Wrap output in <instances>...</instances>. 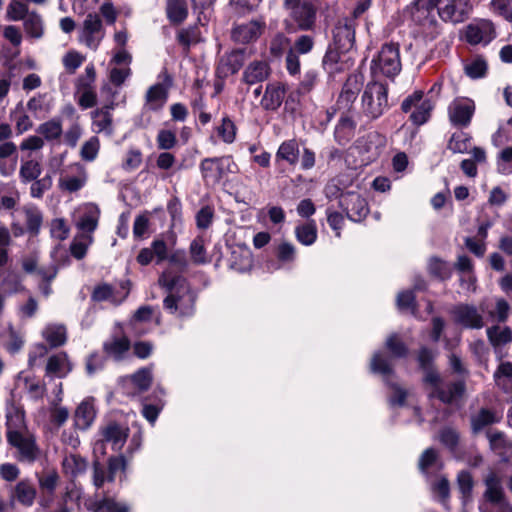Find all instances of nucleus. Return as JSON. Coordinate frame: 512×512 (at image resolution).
<instances>
[{
  "mask_svg": "<svg viewBox=\"0 0 512 512\" xmlns=\"http://www.w3.org/2000/svg\"><path fill=\"white\" fill-rule=\"evenodd\" d=\"M436 352L422 346L417 353L419 369L423 373L422 384L429 389L427 397L438 399L446 405H451L461 400L466 393L464 379L451 381L443 386V378L435 365Z\"/></svg>",
  "mask_w": 512,
  "mask_h": 512,
  "instance_id": "nucleus-1",
  "label": "nucleus"
},
{
  "mask_svg": "<svg viewBox=\"0 0 512 512\" xmlns=\"http://www.w3.org/2000/svg\"><path fill=\"white\" fill-rule=\"evenodd\" d=\"M288 18L283 21L287 33L313 31L317 25L319 5L317 0H284Z\"/></svg>",
  "mask_w": 512,
  "mask_h": 512,
  "instance_id": "nucleus-2",
  "label": "nucleus"
},
{
  "mask_svg": "<svg viewBox=\"0 0 512 512\" xmlns=\"http://www.w3.org/2000/svg\"><path fill=\"white\" fill-rule=\"evenodd\" d=\"M6 426V440L7 444L14 450V458L20 463H35L41 455L36 436L25 425H15L9 419Z\"/></svg>",
  "mask_w": 512,
  "mask_h": 512,
  "instance_id": "nucleus-3",
  "label": "nucleus"
},
{
  "mask_svg": "<svg viewBox=\"0 0 512 512\" xmlns=\"http://www.w3.org/2000/svg\"><path fill=\"white\" fill-rule=\"evenodd\" d=\"M388 92L386 83L373 80L366 84L361 103L363 114L367 118L376 120L389 110Z\"/></svg>",
  "mask_w": 512,
  "mask_h": 512,
  "instance_id": "nucleus-4",
  "label": "nucleus"
},
{
  "mask_svg": "<svg viewBox=\"0 0 512 512\" xmlns=\"http://www.w3.org/2000/svg\"><path fill=\"white\" fill-rule=\"evenodd\" d=\"M401 68L400 47L394 42L383 44L371 62V73L374 77L382 75L393 79L400 73Z\"/></svg>",
  "mask_w": 512,
  "mask_h": 512,
  "instance_id": "nucleus-5",
  "label": "nucleus"
},
{
  "mask_svg": "<svg viewBox=\"0 0 512 512\" xmlns=\"http://www.w3.org/2000/svg\"><path fill=\"white\" fill-rule=\"evenodd\" d=\"M300 160V166L303 170H309L315 166L316 156L313 150L304 147L300 153V145L296 139H288L283 141L278 147L275 154L277 163L285 162L295 167Z\"/></svg>",
  "mask_w": 512,
  "mask_h": 512,
  "instance_id": "nucleus-6",
  "label": "nucleus"
},
{
  "mask_svg": "<svg viewBox=\"0 0 512 512\" xmlns=\"http://www.w3.org/2000/svg\"><path fill=\"white\" fill-rule=\"evenodd\" d=\"M236 164L231 156L208 157L201 160L199 170L206 186H216L224 177L233 173Z\"/></svg>",
  "mask_w": 512,
  "mask_h": 512,
  "instance_id": "nucleus-7",
  "label": "nucleus"
},
{
  "mask_svg": "<svg viewBox=\"0 0 512 512\" xmlns=\"http://www.w3.org/2000/svg\"><path fill=\"white\" fill-rule=\"evenodd\" d=\"M95 81V67L93 64H89L85 68V74L79 76L75 82V97L82 109H89L97 104Z\"/></svg>",
  "mask_w": 512,
  "mask_h": 512,
  "instance_id": "nucleus-8",
  "label": "nucleus"
},
{
  "mask_svg": "<svg viewBox=\"0 0 512 512\" xmlns=\"http://www.w3.org/2000/svg\"><path fill=\"white\" fill-rule=\"evenodd\" d=\"M162 82L149 87L145 94V103L143 111L160 112L168 100V91L173 85V78L164 70L160 75Z\"/></svg>",
  "mask_w": 512,
  "mask_h": 512,
  "instance_id": "nucleus-9",
  "label": "nucleus"
},
{
  "mask_svg": "<svg viewBox=\"0 0 512 512\" xmlns=\"http://www.w3.org/2000/svg\"><path fill=\"white\" fill-rule=\"evenodd\" d=\"M163 307L170 314L189 317L194 313L195 295L188 288H178L175 293H169L164 298Z\"/></svg>",
  "mask_w": 512,
  "mask_h": 512,
  "instance_id": "nucleus-10",
  "label": "nucleus"
},
{
  "mask_svg": "<svg viewBox=\"0 0 512 512\" xmlns=\"http://www.w3.org/2000/svg\"><path fill=\"white\" fill-rule=\"evenodd\" d=\"M349 220L353 222L363 221L369 214V206L366 199L356 191H347L340 197V206Z\"/></svg>",
  "mask_w": 512,
  "mask_h": 512,
  "instance_id": "nucleus-11",
  "label": "nucleus"
},
{
  "mask_svg": "<svg viewBox=\"0 0 512 512\" xmlns=\"http://www.w3.org/2000/svg\"><path fill=\"white\" fill-rule=\"evenodd\" d=\"M451 315L456 324L465 329H481L484 327V317L478 308L472 304L460 303L451 309Z\"/></svg>",
  "mask_w": 512,
  "mask_h": 512,
  "instance_id": "nucleus-12",
  "label": "nucleus"
},
{
  "mask_svg": "<svg viewBox=\"0 0 512 512\" xmlns=\"http://www.w3.org/2000/svg\"><path fill=\"white\" fill-rule=\"evenodd\" d=\"M103 37L104 30L100 15L97 13H88L80 31V41L90 49L96 50Z\"/></svg>",
  "mask_w": 512,
  "mask_h": 512,
  "instance_id": "nucleus-13",
  "label": "nucleus"
},
{
  "mask_svg": "<svg viewBox=\"0 0 512 512\" xmlns=\"http://www.w3.org/2000/svg\"><path fill=\"white\" fill-rule=\"evenodd\" d=\"M357 22L347 16L340 17L332 28V41L342 49L351 50L355 44V29Z\"/></svg>",
  "mask_w": 512,
  "mask_h": 512,
  "instance_id": "nucleus-14",
  "label": "nucleus"
},
{
  "mask_svg": "<svg viewBox=\"0 0 512 512\" xmlns=\"http://www.w3.org/2000/svg\"><path fill=\"white\" fill-rule=\"evenodd\" d=\"M475 103L468 98L455 99L448 108L449 120L455 127L465 128L471 123Z\"/></svg>",
  "mask_w": 512,
  "mask_h": 512,
  "instance_id": "nucleus-15",
  "label": "nucleus"
},
{
  "mask_svg": "<svg viewBox=\"0 0 512 512\" xmlns=\"http://www.w3.org/2000/svg\"><path fill=\"white\" fill-rule=\"evenodd\" d=\"M441 4V0H415L413 3L411 18L417 25L432 28L437 24L435 10Z\"/></svg>",
  "mask_w": 512,
  "mask_h": 512,
  "instance_id": "nucleus-16",
  "label": "nucleus"
},
{
  "mask_svg": "<svg viewBox=\"0 0 512 512\" xmlns=\"http://www.w3.org/2000/svg\"><path fill=\"white\" fill-rule=\"evenodd\" d=\"M248 57L249 53L246 48H238L225 53L219 61L217 74L220 77L226 78L229 75L238 73Z\"/></svg>",
  "mask_w": 512,
  "mask_h": 512,
  "instance_id": "nucleus-17",
  "label": "nucleus"
},
{
  "mask_svg": "<svg viewBox=\"0 0 512 512\" xmlns=\"http://www.w3.org/2000/svg\"><path fill=\"white\" fill-rule=\"evenodd\" d=\"M130 281L125 280L120 282V288L124 291L122 295L108 283H101L94 287L91 298L95 302L109 301L115 305L121 304L130 293Z\"/></svg>",
  "mask_w": 512,
  "mask_h": 512,
  "instance_id": "nucleus-18",
  "label": "nucleus"
},
{
  "mask_svg": "<svg viewBox=\"0 0 512 512\" xmlns=\"http://www.w3.org/2000/svg\"><path fill=\"white\" fill-rule=\"evenodd\" d=\"M347 52L349 50L342 49L331 42L328 44L321 65L329 76H335L345 71L347 61L344 57Z\"/></svg>",
  "mask_w": 512,
  "mask_h": 512,
  "instance_id": "nucleus-19",
  "label": "nucleus"
},
{
  "mask_svg": "<svg viewBox=\"0 0 512 512\" xmlns=\"http://www.w3.org/2000/svg\"><path fill=\"white\" fill-rule=\"evenodd\" d=\"M266 24L263 20H251L247 23L236 25L231 31L233 41L248 44L256 41L263 33Z\"/></svg>",
  "mask_w": 512,
  "mask_h": 512,
  "instance_id": "nucleus-20",
  "label": "nucleus"
},
{
  "mask_svg": "<svg viewBox=\"0 0 512 512\" xmlns=\"http://www.w3.org/2000/svg\"><path fill=\"white\" fill-rule=\"evenodd\" d=\"M128 432L129 429L127 427L122 426L116 421H110L100 428V440L104 443H110L112 449L118 451L124 446Z\"/></svg>",
  "mask_w": 512,
  "mask_h": 512,
  "instance_id": "nucleus-21",
  "label": "nucleus"
},
{
  "mask_svg": "<svg viewBox=\"0 0 512 512\" xmlns=\"http://www.w3.org/2000/svg\"><path fill=\"white\" fill-rule=\"evenodd\" d=\"M270 75L271 67L266 60H254L245 67L241 81L252 86L266 81Z\"/></svg>",
  "mask_w": 512,
  "mask_h": 512,
  "instance_id": "nucleus-22",
  "label": "nucleus"
},
{
  "mask_svg": "<svg viewBox=\"0 0 512 512\" xmlns=\"http://www.w3.org/2000/svg\"><path fill=\"white\" fill-rule=\"evenodd\" d=\"M285 94L286 87L283 83H268L260 100V106L266 111H276L282 105Z\"/></svg>",
  "mask_w": 512,
  "mask_h": 512,
  "instance_id": "nucleus-23",
  "label": "nucleus"
},
{
  "mask_svg": "<svg viewBox=\"0 0 512 512\" xmlns=\"http://www.w3.org/2000/svg\"><path fill=\"white\" fill-rule=\"evenodd\" d=\"M96 415L95 399L93 397L85 398L74 412L75 426L80 430H87L93 424Z\"/></svg>",
  "mask_w": 512,
  "mask_h": 512,
  "instance_id": "nucleus-24",
  "label": "nucleus"
},
{
  "mask_svg": "<svg viewBox=\"0 0 512 512\" xmlns=\"http://www.w3.org/2000/svg\"><path fill=\"white\" fill-rule=\"evenodd\" d=\"M85 505L90 512H131V506L127 502L117 501L112 496H103L102 498L88 501Z\"/></svg>",
  "mask_w": 512,
  "mask_h": 512,
  "instance_id": "nucleus-25",
  "label": "nucleus"
},
{
  "mask_svg": "<svg viewBox=\"0 0 512 512\" xmlns=\"http://www.w3.org/2000/svg\"><path fill=\"white\" fill-rule=\"evenodd\" d=\"M18 158L17 146L12 141L0 143V174L10 176L16 169Z\"/></svg>",
  "mask_w": 512,
  "mask_h": 512,
  "instance_id": "nucleus-26",
  "label": "nucleus"
},
{
  "mask_svg": "<svg viewBox=\"0 0 512 512\" xmlns=\"http://www.w3.org/2000/svg\"><path fill=\"white\" fill-rule=\"evenodd\" d=\"M73 369V364L69 360L66 352L54 354L48 358L45 372L48 376L58 378L66 377Z\"/></svg>",
  "mask_w": 512,
  "mask_h": 512,
  "instance_id": "nucleus-27",
  "label": "nucleus"
},
{
  "mask_svg": "<svg viewBox=\"0 0 512 512\" xmlns=\"http://www.w3.org/2000/svg\"><path fill=\"white\" fill-rule=\"evenodd\" d=\"M36 495L35 485L28 478L20 480L11 490V498L25 507H31L34 504Z\"/></svg>",
  "mask_w": 512,
  "mask_h": 512,
  "instance_id": "nucleus-28",
  "label": "nucleus"
},
{
  "mask_svg": "<svg viewBox=\"0 0 512 512\" xmlns=\"http://www.w3.org/2000/svg\"><path fill=\"white\" fill-rule=\"evenodd\" d=\"M357 123L347 113H342L334 129V139L339 145L348 144L355 136Z\"/></svg>",
  "mask_w": 512,
  "mask_h": 512,
  "instance_id": "nucleus-29",
  "label": "nucleus"
},
{
  "mask_svg": "<svg viewBox=\"0 0 512 512\" xmlns=\"http://www.w3.org/2000/svg\"><path fill=\"white\" fill-rule=\"evenodd\" d=\"M486 490L484 498L491 504H500L504 500V490L501 478L494 472H489L484 478Z\"/></svg>",
  "mask_w": 512,
  "mask_h": 512,
  "instance_id": "nucleus-30",
  "label": "nucleus"
},
{
  "mask_svg": "<svg viewBox=\"0 0 512 512\" xmlns=\"http://www.w3.org/2000/svg\"><path fill=\"white\" fill-rule=\"evenodd\" d=\"M0 287L7 295L22 293L25 291L23 276L15 269L8 268L1 274Z\"/></svg>",
  "mask_w": 512,
  "mask_h": 512,
  "instance_id": "nucleus-31",
  "label": "nucleus"
},
{
  "mask_svg": "<svg viewBox=\"0 0 512 512\" xmlns=\"http://www.w3.org/2000/svg\"><path fill=\"white\" fill-rule=\"evenodd\" d=\"M131 348L127 336L112 337L103 343V351L115 361H122Z\"/></svg>",
  "mask_w": 512,
  "mask_h": 512,
  "instance_id": "nucleus-32",
  "label": "nucleus"
},
{
  "mask_svg": "<svg viewBox=\"0 0 512 512\" xmlns=\"http://www.w3.org/2000/svg\"><path fill=\"white\" fill-rule=\"evenodd\" d=\"M494 30L491 24L468 25L465 32V39L471 45L484 42L489 43L494 38Z\"/></svg>",
  "mask_w": 512,
  "mask_h": 512,
  "instance_id": "nucleus-33",
  "label": "nucleus"
},
{
  "mask_svg": "<svg viewBox=\"0 0 512 512\" xmlns=\"http://www.w3.org/2000/svg\"><path fill=\"white\" fill-rule=\"evenodd\" d=\"M370 371L381 375L384 381L390 379L395 374L391 357L381 351L375 352L370 361Z\"/></svg>",
  "mask_w": 512,
  "mask_h": 512,
  "instance_id": "nucleus-34",
  "label": "nucleus"
},
{
  "mask_svg": "<svg viewBox=\"0 0 512 512\" xmlns=\"http://www.w3.org/2000/svg\"><path fill=\"white\" fill-rule=\"evenodd\" d=\"M501 416L495 411L487 408H481L478 413L470 418L471 430L473 434L480 433L486 426L499 423Z\"/></svg>",
  "mask_w": 512,
  "mask_h": 512,
  "instance_id": "nucleus-35",
  "label": "nucleus"
},
{
  "mask_svg": "<svg viewBox=\"0 0 512 512\" xmlns=\"http://www.w3.org/2000/svg\"><path fill=\"white\" fill-rule=\"evenodd\" d=\"M360 90L357 75H350L342 87L337 104L343 108H350L357 98Z\"/></svg>",
  "mask_w": 512,
  "mask_h": 512,
  "instance_id": "nucleus-36",
  "label": "nucleus"
},
{
  "mask_svg": "<svg viewBox=\"0 0 512 512\" xmlns=\"http://www.w3.org/2000/svg\"><path fill=\"white\" fill-rule=\"evenodd\" d=\"M129 381L134 392H128V394L135 396L137 394L147 391L153 381L152 369L150 367H143L138 369L135 373L129 376Z\"/></svg>",
  "mask_w": 512,
  "mask_h": 512,
  "instance_id": "nucleus-37",
  "label": "nucleus"
},
{
  "mask_svg": "<svg viewBox=\"0 0 512 512\" xmlns=\"http://www.w3.org/2000/svg\"><path fill=\"white\" fill-rule=\"evenodd\" d=\"M37 133L48 142L59 141L63 134L62 118L60 116H55L40 124L37 128Z\"/></svg>",
  "mask_w": 512,
  "mask_h": 512,
  "instance_id": "nucleus-38",
  "label": "nucleus"
},
{
  "mask_svg": "<svg viewBox=\"0 0 512 512\" xmlns=\"http://www.w3.org/2000/svg\"><path fill=\"white\" fill-rule=\"evenodd\" d=\"M87 460L78 454L66 455L62 461V469L65 475L76 478L87 470Z\"/></svg>",
  "mask_w": 512,
  "mask_h": 512,
  "instance_id": "nucleus-39",
  "label": "nucleus"
},
{
  "mask_svg": "<svg viewBox=\"0 0 512 512\" xmlns=\"http://www.w3.org/2000/svg\"><path fill=\"white\" fill-rule=\"evenodd\" d=\"M92 120L93 132L106 135H112L113 129V115L112 113L102 112V110L95 109L90 113Z\"/></svg>",
  "mask_w": 512,
  "mask_h": 512,
  "instance_id": "nucleus-40",
  "label": "nucleus"
},
{
  "mask_svg": "<svg viewBox=\"0 0 512 512\" xmlns=\"http://www.w3.org/2000/svg\"><path fill=\"white\" fill-rule=\"evenodd\" d=\"M42 336L50 348H58L66 343L67 330L64 325L49 324L43 329Z\"/></svg>",
  "mask_w": 512,
  "mask_h": 512,
  "instance_id": "nucleus-41",
  "label": "nucleus"
},
{
  "mask_svg": "<svg viewBox=\"0 0 512 512\" xmlns=\"http://www.w3.org/2000/svg\"><path fill=\"white\" fill-rule=\"evenodd\" d=\"M177 42L182 46L184 52L188 53L192 45H196L202 41L201 31L198 25H191L182 28L177 32Z\"/></svg>",
  "mask_w": 512,
  "mask_h": 512,
  "instance_id": "nucleus-42",
  "label": "nucleus"
},
{
  "mask_svg": "<svg viewBox=\"0 0 512 512\" xmlns=\"http://www.w3.org/2000/svg\"><path fill=\"white\" fill-rule=\"evenodd\" d=\"M487 338L494 348L505 346L512 342V329L509 326L493 325L486 330Z\"/></svg>",
  "mask_w": 512,
  "mask_h": 512,
  "instance_id": "nucleus-43",
  "label": "nucleus"
},
{
  "mask_svg": "<svg viewBox=\"0 0 512 512\" xmlns=\"http://www.w3.org/2000/svg\"><path fill=\"white\" fill-rule=\"evenodd\" d=\"M79 173L77 176H66L59 179V188L70 193L77 192L82 189L87 181V175L84 168L80 164H75Z\"/></svg>",
  "mask_w": 512,
  "mask_h": 512,
  "instance_id": "nucleus-44",
  "label": "nucleus"
},
{
  "mask_svg": "<svg viewBox=\"0 0 512 512\" xmlns=\"http://www.w3.org/2000/svg\"><path fill=\"white\" fill-rule=\"evenodd\" d=\"M99 217V208L94 204H89L86 206L85 212L80 217L77 227L84 232L92 233L98 226Z\"/></svg>",
  "mask_w": 512,
  "mask_h": 512,
  "instance_id": "nucleus-45",
  "label": "nucleus"
},
{
  "mask_svg": "<svg viewBox=\"0 0 512 512\" xmlns=\"http://www.w3.org/2000/svg\"><path fill=\"white\" fill-rule=\"evenodd\" d=\"M166 15L172 24H181L188 16L185 0H166Z\"/></svg>",
  "mask_w": 512,
  "mask_h": 512,
  "instance_id": "nucleus-46",
  "label": "nucleus"
},
{
  "mask_svg": "<svg viewBox=\"0 0 512 512\" xmlns=\"http://www.w3.org/2000/svg\"><path fill=\"white\" fill-rule=\"evenodd\" d=\"M494 381L504 392H512V362H502L494 372Z\"/></svg>",
  "mask_w": 512,
  "mask_h": 512,
  "instance_id": "nucleus-47",
  "label": "nucleus"
},
{
  "mask_svg": "<svg viewBox=\"0 0 512 512\" xmlns=\"http://www.w3.org/2000/svg\"><path fill=\"white\" fill-rule=\"evenodd\" d=\"M289 49H291V40L283 32H277L272 36L269 43V53L273 58H281L284 54H287Z\"/></svg>",
  "mask_w": 512,
  "mask_h": 512,
  "instance_id": "nucleus-48",
  "label": "nucleus"
},
{
  "mask_svg": "<svg viewBox=\"0 0 512 512\" xmlns=\"http://www.w3.org/2000/svg\"><path fill=\"white\" fill-rule=\"evenodd\" d=\"M25 33L34 39H40L44 35V26L42 17L35 11H32L25 18L24 23Z\"/></svg>",
  "mask_w": 512,
  "mask_h": 512,
  "instance_id": "nucleus-49",
  "label": "nucleus"
},
{
  "mask_svg": "<svg viewBox=\"0 0 512 512\" xmlns=\"http://www.w3.org/2000/svg\"><path fill=\"white\" fill-rule=\"evenodd\" d=\"M295 237L298 242L305 246H310L315 243L317 239V227L315 222H310L298 225L295 228Z\"/></svg>",
  "mask_w": 512,
  "mask_h": 512,
  "instance_id": "nucleus-50",
  "label": "nucleus"
},
{
  "mask_svg": "<svg viewBox=\"0 0 512 512\" xmlns=\"http://www.w3.org/2000/svg\"><path fill=\"white\" fill-rule=\"evenodd\" d=\"M432 109L431 101L423 97L421 102L411 111L409 119L416 126L423 125L429 120Z\"/></svg>",
  "mask_w": 512,
  "mask_h": 512,
  "instance_id": "nucleus-51",
  "label": "nucleus"
},
{
  "mask_svg": "<svg viewBox=\"0 0 512 512\" xmlns=\"http://www.w3.org/2000/svg\"><path fill=\"white\" fill-rule=\"evenodd\" d=\"M397 308L401 312H409L413 316H417L418 303L413 290L402 291L397 295Z\"/></svg>",
  "mask_w": 512,
  "mask_h": 512,
  "instance_id": "nucleus-52",
  "label": "nucleus"
},
{
  "mask_svg": "<svg viewBox=\"0 0 512 512\" xmlns=\"http://www.w3.org/2000/svg\"><path fill=\"white\" fill-rule=\"evenodd\" d=\"M42 172L41 164L37 160H27L21 164L19 170L20 181L24 184L36 180Z\"/></svg>",
  "mask_w": 512,
  "mask_h": 512,
  "instance_id": "nucleus-53",
  "label": "nucleus"
},
{
  "mask_svg": "<svg viewBox=\"0 0 512 512\" xmlns=\"http://www.w3.org/2000/svg\"><path fill=\"white\" fill-rule=\"evenodd\" d=\"M386 349L394 358H406L409 348L397 333L390 334L385 342Z\"/></svg>",
  "mask_w": 512,
  "mask_h": 512,
  "instance_id": "nucleus-54",
  "label": "nucleus"
},
{
  "mask_svg": "<svg viewBox=\"0 0 512 512\" xmlns=\"http://www.w3.org/2000/svg\"><path fill=\"white\" fill-rule=\"evenodd\" d=\"M216 131L224 143L231 144L236 139L237 127L228 115L222 117L220 125L216 127Z\"/></svg>",
  "mask_w": 512,
  "mask_h": 512,
  "instance_id": "nucleus-55",
  "label": "nucleus"
},
{
  "mask_svg": "<svg viewBox=\"0 0 512 512\" xmlns=\"http://www.w3.org/2000/svg\"><path fill=\"white\" fill-rule=\"evenodd\" d=\"M429 273L441 281L447 280L452 276V267L450 264L440 258L433 257L428 264Z\"/></svg>",
  "mask_w": 512,
  "mask_h": 512,
  "instance_id": "nucleus-56",
  "label": "nucleus"
},
{
  "mask_svg": "<svg viewBox=\"0 0 512 512\" xmlns=\"http://www.w3.org/2000/svg\"><path fill=\"white\" fill-rule=\"evenodd\" d=\"M154 312H155V309L152 306H150V305L140 306L134 312V314H133V316H132V318L130 320V325L132 326V328L134 330V334L137 337H141V336L144 335V332L140 331L137 328L138 323L150 321L152 319V317L154 316Z\"/></svg>",
  "mask_w": 512,
  "mask_h": 512,
  "instance_id": "nucleus-57",
  "label": "nucleus"
},
{
  "mask_svg": "<svg viewBox=\"0 0 512 512\" xmlns=\"http://www.w3.org/2000/svg\"><path fill=\"white\" fill-rule=\"evenodd\" d=\"M438 466L439 468L442 466L439 454L436 449L430 447L423 451L420 455L418 461V468L421 473L427 474L428 470L432 467Z\"/></svg>",
  "mask_w": 512,
  "mask_h": 512,
  "instance_id": "nucleus-58",
  "label": "nucleus"
},
{
  "mask_svg": "<svg viewBox=\"0 0 512 512\" xmlns=\"http://www.w3.org/2000/svg\"><path fill=\"white\" fill-rule=\"evenodd\" d=\"M457 485L461 493L463 503L471 500L474 481L472 474L467 470H462L457 475Z\"/></svg>",
  "mask_w": 512,
  "mask_h": 512,
  "instance_id": "nucleus-59",
  "label": "nucleus"
},
{
  "mask_svg": "<svg viewBox=\"0 0 512 512\" xmlns=\"http://www.w3.org/2000/svg\"><path fill=\"white\" fill-rule=\"evenodd\" d=\"M470 140L471 137L462 131L453 133L447 148L453 153H465L468 151Z\"/></svg>",
  "mask_w": 512,
  "mask_h": 512,
  "instance_id": "nucleus-60",
  "label": "nucleus"
},
{
  "mask_svg": "<svg viewBox=\"0 0 512 512\" xmlns=\"http://www.w3.org/2000/svg\"><path fill=\"white\" fill-rule=\"evenodd\" d=\"M99 150L100 140L97 136H92L83 143L80 149V157L86 162H92L96 159Z\"/></svg>",
  "mask_w": 512,
  "mask_h": 512,
  "instance_id": "nucleus-61",
  "label": "nucleus"
},
{
  "mask_svg": "<svg viewBox=\"0 0 512 512\" xmlns=\"http://www.w3.org/2000/svg\"><path fill=\"white\" fill-rule=\"evenodd\" d=\"M315 46V37L311 34L299 35L290 50L298 55H306L312 52Z\"/></svg>",
  "mask_w": 512,
  "mask_h": 512,
  "instance_id": "nucleus-62",
  "label": "nucleus"
},
{
  "mask_svg": "<svg viewBox=\"0 0 512 512\" xmlns=\"http://www.w3.org/2000/svg\"><path fill=\"white\" fill-rule=\"evenodd\" d=\"M191 260L196 265L206 264L208 259L206 257V249L204 247V239L196 237L189 247Z\"/></svg>",
  "mask_w": 512,
  "mask_h": 512,
  "instance_id": "nucleus-63",
  "label": "nucleus"
},
{
  "mask_svg": "<svg viewBox=\"0 0 512 512\" xmlns=\"http://www.w3.org/2000/svg\"><path fill=\"white\" fill-rule=\"evenodd\" d=\"M511 312V306L508 301L504 298H497L495 302V308L489 312V316L492 320L498 323H504L508 320Z\"/></svg>",
  "mask_w": 512,
  "mask_h": 512,
  "instance_id": "nucleus-64",
  "label": "nucleus"
}]
</instances>
